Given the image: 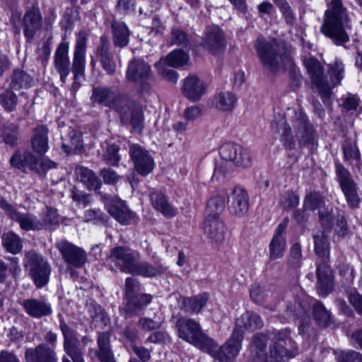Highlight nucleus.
Wrapping results in <instances>:
<instances>
[{"label":"nucleus","mask_w":362,"mask_h":362,"mask_svg":"<svg viewBox=\"0 0 362 362\" xmlns=\"http://www.w3.org/2000/svg\"><path fill=\"white\" fill-rule=\"evenodd\" d=\"M290 331L287 329L267 334H256L253 337L250 350L254 356L264 362H277L284 356L293 357L298 351L289 353L286 349L291 342Z\"/></svg>","instance_id":"f257e3e1"},{"label":"nucleus","mask_w":362,"mask_h":362,"mask_svg":"<svg viewBox=\"0 0 362 362\" xmlns=\"http://www.w3.org/2000/svg\"><path fill=\"white\" fill-rule=\"evenodd\" d=\"M327 6L320 32L330 38L337 45L349 41L348 31L351 30L350 18L342 0H325Z\"/></svg>","instance_id":"f03ea898"},{"label":"nucleus","mask_w":362,"mask_h":362,"mask_svg":"<svg viewBox=\"0 0 362 362\" xmlns=\"http://www.w3.org/2000/svg\"><path fill=\"white\" fill-rule=\"evenodd\" d=\"M175 327L178 337L196 347L209 351L214 346V340L203 332L200 324L196 320L181 317L177 320Z\"/></svg>","instance_id":"7ed1b4c3"},{"label":"nucleus","mask_w":362,"mask_h":362,"mask_svg":"<svg viewBox=\"0 0 362 362\" xmlns=\"http://www.w3.org/2000/svg\"><path fill=\"white\" fill-rule=\"evenodd\" d=\"M257 55L264 66L272 72L285 67L284 58L279 53V46L276 39L267 40L259 37L255 44Z\"/></svg>","instance_id":"20e7f679"},{"label":"nucleus","mask_w":362,"mask_h":362,"mask_svg":"<svg viewBox=\"0 0 362 362\" xmlns=\"http://www.w3.org/2000/svg\"><path fill=\"white\" fill-rule=\"evenodd\" d=\"M90 100L93 103H97L117 110L123 117H125L127 115V112L123 107L127 98L111 88L106 86L93 88Z\"/></svg>","instance_id":"39448f33"},{"label":"nucleus","mask_w":362,"mask_h":362,"mask_svg":"<svg viewBox=\"0 0 362 362\" xmlns=\"http://www.w3.org/2000/svg\"><path fill=\"white\" fill-rule=\"evenodd\" d=\"M87 43V34L81 30L77 34V39L74 47L71 71L74 74L72 89L76 90L81 86L79 80L84 76L86 67V50Z\"/></svg>","instance_id":"423d86ee"},{"label":"nucleus","mask_w":362,"mask_h":362,"mask_svg":"<svg viewBox=\"0 0 362 362\" xmlns=\"http://www.w3.org/2000/svg\"><path fill=\"white\" fill-rule=\"evenodd\" d=\"M221 158L233 163L238 168H248L252 165V157L250 151L235 143H226L219 149Z\"/></svg>","instance_id":"0eeeda50"},{"label":"nucleus","mask_w":362,"mask_h":362,"mask_svg":"<svg viewBox=\"0 0 362 362\" xmlns=\"http://www.w3.org/2000/svg\"><path fill=\"white\" fill-rule=\"evenodd\" d=\"M59 328L64 337V349L71 360L64 357L62 362H84L83 349L74 331L59 315Z\"/></svg>","instance_id":"6e6552de"},{"label":"nucleus","mask_w":362,"mask_h":362,"mask_svg":"<svg viewBox=\"0 0 362 362\" xmlns=\"http://www.w3.org/2000/svg\"><path fill=\"white\" fill-rule=\"evenodd\" d=\"M25 267L29 270V275L37 288L45 286L49 281L51 267L40 255L30 252L26 255Z\"/></svg>","instance_id":"1a4fd4ad"},{"label":"nucleus","mask_w":362,"mask_h":362,"mask_svg":"<svg viewBox=\"0 0 362 362\" xmlns=\"http://www.w3.org/2000/svg\"><path fill=\"white\" fill-rule=\"evenodd\" d=\"M140 254L128 247L116 246L110 250L107 261L114 264L115 267L122 272L130 274Z\"/></svg>","instance_id":"9d476101"},{"label":"nucleus","mask_w":362,"mask_h":362,"mask_svg":"<svg viewBox=\"0 0 362 362\" xmlns=\"http://www.w3.org/2000/svg\"><path fill=\"white\" fill-rule=\"evenodd\" d=\"M243 339V332L238 329H234L230 337L223 345L214 351V348L217 346L214 343V346L208 351L220 362H232L241 349Z\"/></svg>","instance_id":"9b49d317"},{"label":"nucleus","mask_w":362,"mask_h":362,"mask_svg":"<svg viewBox=\"0 0 362 362\" xmlns=\"http://www.w3.org/2000/svg\"><path fill=\"white\" fill-rule=\"evenodd\" d=\"M304 65L312 83L315 86L321 96L329 98L331 95V88L320 62L317 59L310 57L305 59Z\"/></svg>","instance_id":"f8f14e48"},{"label":"nucleus","mask_w":362,"mask_h":362,"mask_svg":"<svg viewBox=\"0 0 362 362\" xmlns=\"http://www.w3.org/2000/svg\"><path fill=\"white\" fill-rule=\"evenodd\" d=\"M101 199L104 200L108 213L119 223L123 225L132 224L135 218V214L129 210L125 203L117 197H111L102 194Z\"/></svg>","instance_id":"ddd939ff"},{"label":"nucleus","mask_w":362,"mask_h":362,"mask_svg":"<svg viewBox=\"0 0 362 362\" xmlns=\"http://www.w3.org/2000/svg\"><path fill=\"white\" fill-rule=\"evenodd\" d=\"M336 173L348 205L351 208L358 207L360 198L357 192L356 184L350 173L342 165L337 163Z\"/></svg>","instance_id":"4468645a"},{"label":"nucleus","mask_w":362,"mask_h":362,"mask_svg":"<svg viewBox=\"0 0 362 362\" xmlns=\"http://www.w3.org/2000/svg\"><path fill=\"white\" fill-rule=\"evenodd\" d=\"M129 153L134 169L139 175L145 176L153 170L154 160L144 147L137 144H132L129 146Z\"/></svg>","instance_id":"2eb2a0df"},{"label":"nucleus","mask_w":362,"mask_h":362,"mask_svg":"<svg viewBox=\"0 0 362 362\" xmlns=\"http://www.w3.org/2000/svg\"><path fill=\"white\" fill-rule=\"evenodd\" d=\"M291 122L300 144H315V132L304 112L294 111Z\"/></svg>","instance_id":"dca6fc26"},{"label":"nucleus","mask_w":362,"mask_h":362,"mask_svg":"<svg viewBox=\"0 0 362 362\" xmlns=\"http://www.w3.org/2000/svg\"><path fill=\"white\" fill-rule=\"evenodd\" d=\"M64 260L76 268H80L86 263L87 257L85 251L74 244L62 240L56 244Z\"/></svg>","instance_id":"f3484780"},{"label":"nucleus","mask_w":362,"mask_h":362,"mask_svg":"<svg viewBox=\"0 0 362 362\" xmlns=\"http://www.w3.org/2000/svg\"><path fill=\"white\" fill-rule=\"evenodd\" d=\"M289 222L285 217L276 227L269 245V257L271 261L283 257L286 246L285 232Z\"/></svg>","instance_id":"a211bd4d"},{"label":"nucleus","mask_w":362,"mask_h":362,"mask_svg":"<svg viewBox=\"0 0 362 362\" xmlns=\"http://www.w3.org/2000/svg\"><path fill=\"white\" fill-rule=\"evenodd\" d=\"M228 208L230 214L238 216L245 214L249 208V197L241 186L235 187L228 195Z\"/></svg>","instance_id":"6ab92c4d"},{"label":"nucleus","mask_w":362,"mask_h":362,"mask_svg":"<svg viewBox=\"0 0 362 362\" xmlns=\"http://www.w3.org/2000/svg\"><path fill=\"white\" fill-rule=\"evenodd\" d=\"M202 46L213 54H216L224 50L226 40L223 30L217 27L208 28L202 39Z\"/></svg>","instance_id":"aec40b11"},{"label":"nucleus","mask_w":362,"mask_h":362,"mask_svg":"<svg viewBox=\"0 0 362 362\" xmlns=\"http://www.w3.org/2000/svg\"><path fill=\"white\" fill-rule=\"evenodd\" d=\"M69 44L68 42H61L54 53V67L59 74L60 81L65 83L70 74V59L69 57Z\"/></svg>","instance_id":"412c9836"},{"label":"nucleus","mask_w":362,"mask_h":362,"mask_svg":"<svg viewBox=\"0 0 362 362\" xmlns=\"http://www.w3.org/2000/svg\"><path fill=\"white\" fill-rule=\"evenodd\" d=\"M329 259H320L317 262V292L321 296H326L332 288V273L328 264Z\"/></svg>","instance_id":"4be33fe9"},{"label":"nucleus","mask_w":362,"mask_h":362,"mask_svg":"<svg viewBox=\"0 0 362 362\" xmlns=\"http://www.w3.org/2000/svg\"><path fill=\"white\" fill-rule=\"evenodd\" d=\"M203 230L212 243L220 244L225 239L226 228L221 218L206 217Z\"/></svg>","instance_id":"5701e85b"},{"label":"nucleus","mask_w":362,"mask_h":362,"mask_svg":"<svg viewBox=\"0 0 362 362\" xmlns=\"http://www.w3.org/2000/svg\"><path fill=\"white\" fill-rule=\"evenodd\" d=\"M127 78L132 82H144L151 76V66L142 59H135L129 63Z\"/></svg>","instance_id":"b1692460"},{"label":"nucleus","mask_w":362,"mask_h":362,"mask_svg":"<svg viewBox=\"0 0 362 362\" xmlns=\"http://www.w3.org/2000/svg\"><path fill=\"white\" fill-rule=\"evenodd\" d=\"M33 5L30 10L24 15V35L30 41L42 26V17L37 6Z\"/></svg>","instance_id":"393cba45"},{"label":"nucleus","mask_w":362,"mask_h":362,"mask_svg":"<svg viewBox=\"0 0 362 362\" xmlns=\"http://www.w3.org/2000/svg\"><path fill=\"white\" fill-rule=\"evenodd\" d=\"M206 88L204 82L195 76H189L183 81V94L192 101L199 100L205 93Z\"/></svg>","instance_id":"a878e982"},{"label":"nucleus","mask_w":362,"mask_h":362,"mask_svg":"<svg viewBox=\"0 0 362 362\" xmlns=\"http://www.w3.org/2000/svg\"><path fill=\"white\" fill-rule=\"evenodd\" d=\"M27 362H57V354L48 345L42 344L35 349H27Z\"/></svg>","instance_id":"bb28decb"},{"label":"nucleus","mask_w":362,"mask_h":362,"mask_svg":"<svg viewBox=\"0 0 362 362\" xmlns=\"http://www.w3.org/2000/svg\"><path fill=\"white\" fill-rule=\"evenodd\" d=\"M110 41L105 35L100 38V45L98 47L97 52L103 69L108 74H112L115 71L116 64L112 55L110 52Z\"/></svg>","instance_id":"cd10ccee"},{"label":"nucleus","mask_w":362,"mask_h":362,"mask_svg":"<svg viewBox=\"0 0 362 362\" xmlns=\"http://www.w3.org/2000/svg\"><path fill=\"white\" fill-rule=\"evenodd\" d=\"M310 308V303L307 298L295 299L293 303H289L286 308V314L290 319H300L306 322L308 318V313Z\"/></svg>","instance_id":"c85d7f7f"},{"label":"nucleus","mask_w":362,"mask_h":362,"mask_svg":"<svg viewBox=\"0 0 362 362\" xmlns=\"http://www.w3.org/2000/svg\"><path fill=\"white\" fill-rule=\"evenodd\" d=\"M149 197L153 209L160 212L165 217L172 218L175 216L176 210L169 204L162 192L153 190Z\"/></svg>","instance_id":"c756f323"},{"label":"nucleus","mask_w":362,"mask_h":362,"mask_svg":"<svg viewBox=\"0 0 362 362\" xmlns=\"http://www.w3.org/2000/svg\"><path fill=\"white\" fill-rule=\"evenodd\" d=\"M209 298V296L207 293H202L192 297L184 298L182 301L181 309L192 315L199 314L206 305Z\"/></svg>","instance_id":"7c9ffc66"},{"label":"nucleus","mask_w":362,"mask_h":362,"mask_svg":"<svg viewBox=\"0 0 362 362\" xmlns=\"http://www.w3.org/2000/svg\"><path fill=\"white\" fill-rule=\"evenodd\" d=\"M123 107L127 112L125 117L121 115L123 119H126L131 115L130 122L135 131L140 132L143 128L144 116L140 105L134 101L128 99L124 102Z\"/></svg>","instance_id":"2f4dec72"},{"label":"nucleus","mask_w":362,"mask_h":362,"mask_svg":"<svg viewBox=\"0 0 362 362\" xmlns=\"http://www.w3.org/2000/svg\"><path fill=\"white\" fill-rule=\"evenodd\" d=\"M126 306L124 308L125 317H130L136 314L144 307L148 305L152 300V296L149 294L142 293L134 295L126 299Z\"/></svg>","instance_id":"473e14b6"},{"label":"nucleus","mask_w":362,"mask_h":362,"mask_svg":"<svg viewBox=\"0 0 362 362\" xmlns=\"http://www.w3.org/2000/svg\"><path fill=\"white\" fill-rule=\"evenodd\" d=\"M263 325L264 322L257 314L252 312H246L237 318L235 329H238L243 332V329L253 332L261 329Z\"/></svg>","instance_id":"72a5a7b5"},{"label":"nucleus","mask_w":362,"mask_h":362,"mask_svg":"<svg viewBox=\"0 0 362 362\" xmlns=\"http://www.w3.org/2000/svg\"><path fill=\"white\" fill-rule=\"evenodd\" d=\"M75 173L77 178L81 182L88 190H98L101 187V182L97 175L92 170L78 166L75 168Z\"/></svg>","instance_id":"f704fd0d"},{"label":"nucleus","mask_w":362,"mask_h":362,"mask_svg":"<svg viewBox=\"0 0 362 362\" xmlns=\"http://www.w3.org/2000/svg\"><path fill=\"white\" fill-rule=\"evenodd\" d=\"M49 129L44 125L37 126L34 129L31 145L33 151L39 154L45 153L48 148Z\"/></svg>","instance_id":"c9c22d12"},{"label":"nucleus","mask_w":362,"mask_h":362,"mask_svg":"<svg viewBox=\"0 0 362 362\" xmlns=\"http://www.w3.org/2000/svg\"><path fill=\"white\" fill-rule=\"evenodd\" d=\"M97 355L100 362H115L113 352L110 346V334L109 332H100L97 339Z\"/></svg>","instance_id":"e433bc0d"},{"label":"nucleus","mask_w":362,"mask_h":362,"mask_svg":"<svg viewBox=\"0 0 362 362\" xmlns=\"http://www.w3.org/2000/svg\"><path fill=\"white\" fill-rule=\"evenodd\" d=\"M313 238L316 255L320 259H329L330 244L327 231L318 230L313 233Z\"/></svg>","instance_id":"4c0bfd02"},{"label":"nucleus","mask_w":362,"mask_h":362,"mask_svg":"<svg viewBox=\"0 0 362 362\" xmlns=\"http://www.w3.org/2000/svg\"><path fill=\"white\" fill-rule=\"evenodd\" d=\"M112 41L115 47L122 48L128 45L129 31L124 22L113 21L111 23Z\"/></svg>","instance_id":"58836bf2"},{"label":"nucleus","mask_w":362,"mask_h":362,"mask_svg":"<svg viewBox=\"0 0 362 362\" xmlns=\"http://www.w3.org/2000/svg\"><path fill=\"white\" fill-rule=\"evenodd\" d=\"M24 309L29 315L36 318L49 315L52 312L49 304L36 299L25 300Z\"/></svg>","instance_id":"ea45409f"},{"label":"nucleus","mask_w":362,"mask_h":362,"mask_svg":"<svg viewBox=\"0 0 362 362\" xmlns=\"http://www.w3.org/2000/svg\"><path fill=\"white\" fill-rule=\"evenodd\" d=\"M237 103L235 95L228 91L221 92L214 96L211 103L216 108L222 111L232 110Z\"/></svg>","instance_id":"a19ab883"},{"label":"nucleus","mask_w":362,"mask_h":362,"mask_svg":"<svg viewBox=\"0 0 362 362\" xmlns=\"http://www.w3.org/2000/svg\"><path fill=\"white\" fill-rule=\"evenodd\" d=\"M35 160V155L28 153L24 156V165H27L30 170L36 172L39 175H45L47 170L55 168L57 164L47 158H41L40 166L37 167Z\"/></svg>","instance_id":"79ce46f5"},{"label":"nucleus","mask_w":362,"mask_h":362,"mask_svg":"<svg viewBox=\"0 0 362 362\" xmlns=\"http://www.w3.org/2000/svg\"><path fill=\"white\" fill-rule=\"evenodd\" d=\"M161 269L160 266L153 265L147 262H141L139 260H137L130 274L144 277H154L160 274Z\"/></svg>","instance_id":"37998d69"},{"label":"nucleus","mask_w":362,"mask_h":362,"mask_svg":"<svg viewBox=\"0 0 362 362\" xmlns=\"http://www.w3.org/2000/svg\"><path fill=\"white\" fill-rule=\"evenodd\" d=\"M313 313L315 320L320 326L327 327L332 323L329 311L326 309L321 302L317 300L314 303Z\"/></svg>","instance_id":"c03bdc74"},{"label":"nucleus","mask_w":362,"mask_h":362,"mask_svg":"<svg viewBox=\"0 0 362 362\" xmlns=\"http://www.w3.org/2000/svg\"><path fill=\"white\" fill-rule=\"evenodd\" d=\"M280 126L279 131L281 130L280 140L284 146L289 150L293 149L295 147V141L292 134L291 127L286 123V121L281 119L280 122H274L272 124V128H278Z\"/></svg>","instance_id":"a18cd8bd"},{"label":"nucleus","mask_w":362,"mask_h":362,"mask_svg":"<svg viewBox=\"0 0 362 362\" xmlns=\"http://www.w3.org/2000/svg\"><path fill=\"white\" fill-rule=\"evenodd\" d=\"M189 60L188 54L181 49H175L169 53L165 57L161 58L160 61H164L170 67H179L187 63Z\"/></svg>","instance_id":"49530a36"},{"label":"nucleus","mask_w":362,"mask_h":362,"mask_svg":"<svg viewBox=\"0 0 362 362\" xmlns=\"http://www.w3.org/2000/svg\"><path fill=\"white\" fill-rule=\"evenodd\" d=\"M225 209L224 199L220 195L212 197L207 203L206 217L220 218Z\"/></svg>","instance_id":"de8ad7c7"},{"label":"nucleus","mask_w":362,"mask_h":362,"mask_svg":"<svg viewBox=\"0 0 362 362\" xmlns=\"http://www.w3.org/2000/svg\"><path fill=\"white\" fill-rule=\"evenodd\" d=\"M2 245L7 252L12 254H17L21 250V238L13 232L2 235Z\"/></svg>","instance_id":"09e8293b"},{"label":"nucleus","mask_w":362,"mask_h":362,"mask_svg":"<svg viewBox=\"0 0 362 362\" xmlns=\"http://www.w3.org/2000/svg\"><path fill=\"white\" fill-rule=\"evenodd\" d=\"M328 66V74L332 83L334 86L340 84L345 71L343 62L339 59H336L332 63H330Z\"/></svg>","instance_id":"8fccbe9b"},{"label":"nucleus","mask_w":362,"mask_h":362,"mask_svg":"<svg viewBox=\"0 0 362 362\" xmlns=\"http://www.w3.org/2000/svg\"><path fill=\"white\" fill-rule=\"evenodd\" d=\"M104 148V153L103 159L108 164L117 166L120 160L119 155V147L116 144H105L103 146Z\"/></svg>","instance_id":"3c124183"},{"label":"nucleus","mask_w":362,"mask_h":362,"mask_svg":"<svg viewBox=\"0 0 362 362\" xmlns=\"http://www.w3.org/2000/svg\"><path fill=\"white\" fill-rule=\"evenodd\" d=\"M325 204L322 196L317 192H312L305 196L303 208L305 209L315 211L320 209Z\"/></svg>","instance_id":"603ef678"},{"label":"nucleus","mask_w":362,"mask_h":362,"mask_svg":"<svg viewBox=\"0 0 362 362\" xmlns=\"http://www.w3.org/2000/svg\"><path fill=\"white\" fill-rule=\"evenodd\" d=\"M299 196L294 192L288 190L281 195L279 204L284 210L296 208L299 204Z\"/></svg>","instance_id":"864d4df0"},{"label":"nucleus","mask_w":362,"mask_h":362,"mask_svg":"<svg viewBox=\"0 0 362 362\" xmlns=\"http://www.w3.org/2000/svg\"><path fill=\"white\" fill-rule=\"evenodd\" d=\"M302 251L299 243H294L290 250L288 257V265L293 269H298L302 264Z\"/></svg>","instance_id":"5fc2aeb1"},{"label":"nucleus","mask_w":362,"mask_h":362,"mask_svg":"<svg viewBox=\"0 0 362 362\" xmlns=\"http://www.w3.org/2000/svg\"><path fill=\"white\" fill-rule=\"evenodd\" d=\"M250 296L254 303L256 304H262L268 296V292L263 286L255 284H253L250 289Z\"/></svg>","instance_id":"6e6d98bb"},{"label":"nucleus","mask_w":362,"mask_h":362,"mask_svg":"<svg viewBox=\"0 0 362 362\" xmlns=\"http://www.w3.org/2000/svg\"><path fill=\"white\" fill-rule=\"evenodd\" d=\"M164 61H159L155 64L156 69L162 76L172 83H176L177 81V72L171 69L166 64L163 63Z\"/></svg>","instance_id":"4d7b16f0"},{"label":"nucleus","mask_w":362,"mask_h":362,"mask_svg":"<svg viewBox=\"0 0 362 362\" xmlns=\"http://www.w3.org/2000/svg\"><path fill=\"white\" fill-rule=\"evenodd\" d=\"M70 137L71 140L69 144L62 143V148L67 154L71 153L73 151L80 149L83 146L81 136L78 132L71 131Z\"/></svg>","instance_id":"13d9d810"},{"label":"nucleus","mask_w":362,"mask_h":362,"mask_svg":"<svg viewBox=\"0 0 362 362\" xmlns=\"http://www.w3.org/2000/svg\"><path fill=\"white\" fill-rule=\"evenodd\" d=\"M170 45L187 47L189 45V38L186 33L179 29H174L169 37Z\"/></svg>","instance_id":"bf43d9fd"},{"label":"nucleus","mask_w":362,"mask_h":362,"mask_svg":"<svg viewBox=\"0 0 362 362\" xmlns=\"http://www.w3.org/2000/svg\"><path fill=\"white\" fill-rule=\"evenodd\" d=\"M0 104L7 111H12L17 105L16 94L11 90H6L0 95Z\"/></svg>","instance_id":"052dcab7"},{"label":"nucleus","mask_w":362,"mask_h":362,"mask_svg":"<svg viewBox=\"0 0 362 362\" xmlns=\"http://www.w3.org/2000/svg\"><path fill=\"white\" fill-rule=\"evenodd\" d=\"M136 0H117L115 11L121 15H129L134 12Z\"/></svg>","instance_id":"680f3d73"},{"label":"nucleus","mask_w":362,"mask_h":362,"mask_svg":"<svg viewBox=\"0 0 362 362\" xmlns=\"http://www.w3.org/2000/svg\"><path fill=\"white\" fill-rule=\"evenodd\" d=\"M18 127L13 124H11L7 127H4L3 130L4 140V141L14 146L17 143L18 139Z\"/></svg>","instance_id":"e2e57ef3"},{"label":"nucleus","mask_w":362,"mask_h":362,"mask_svg":"<svg viewBox=\"0 0 362 362\" xmlns=\"http://www.w3.org/2000/svg\"><path fill=\"white\" fill-rule=\"evenodd\" d=\"M6 212L11 218L16 220L21 228H23V218L21 214L17 213L15 209L7 203L3 198L0 197V211Z\"/></svg>","instance_id":"0e129e2a"},{"label":"nucleus","mask_w":362,"mask_h":362,"mask_svg":"<svg viewBox=\"0 0 362 362\" xmlns=\"http://www.w3.org/2000/svg\"><path fill=\"white\" fill-rule=\"evenodd\" d=\"M275 4L279 8L283 13L286 23L292 25L295 20V16L290 6L286 0H274Z\"/></svg>","instance_id":"69168bd1"},{"label":"nucleus","mask_w":362,"mask_h":362,"mask_svg":"<svg viewBox=\"0 0 362 362\" xmlns=\"http://www.w3.org/2000/svg\"><path fill=\"white\" fill-rule=\"evenodd\" d=\"M138 325L143 331L150 332L159 329L162 325V322L144 317L139 320Z\"/></svg>","instance_id":"338daca9"},{"label":"nucleus","mask_w":362,"mask_h":362,"mask_svg":"<svg viewBox=\"0 0 362 362\" xmlns=\"http://www.w3.org/2000/svg\"><path fill=\"white\" fill-rule=\"evenodd\" d=\"M100 176L105 184L116 185L121 178L116 172L110 168H104L100 170Z\"/></svg>","instance_id":"774afa93"}]
</instances>
